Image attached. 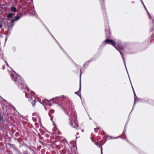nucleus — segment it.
Wrapping results in <instances>:
<instances>
[{
	"label": "nucleus",
	"instance_id": "nucleus-1",
	"mask_svg": "<svg viewBox=\"0 0 154 154\" xmlns=\"http://www.w3.org/2000/svg\"><path fill=\"white\" fill-rule=\"evenodd\" d=\"M10 76L12 80L13 81L16 85H18L19 88L23 91L25 93V97L28 99V101L32 104L33 106L34 107L35 103L38 100L35 96H33L31 94V91L29 92V90L26 85H24L23 79L17 74L16 72L12 70L10 72Z\"/></svg>",
	"mask_w": 154,
	"mask_h": 154
},
{
	"label": "nucleus",
	"instance_id": "nucleus-2",
	"mask_svg": "<svg viewBox=\"0 0 154 154\" xmlns=\"http://www.w3.org/2000/svg\"><path fill=\"white\" fill-rule=\"evenodd\" d=\"M103 14L105 16V17L104 21L106 23L105 25V36L107 38L103 42L102 45L100 46H104L106 45L109 44L113 46L115 48L119 51L120 54L122 57L123 60V62L124 63V65L125 68L126 69V66L125 63V61L124 60V57H123V55L122 53V51L119 50L116 46V43L112 39H109V38H110L111 37V33L109 29V27L108 24V22L107 20V17L106 15V14H104L103 13Z\"/></svg>",
	"mask_w": 154,
	"mask_h": 154
},
{
	"label": "nucleus",
	"instance_id": "nucleus-3",
	"mask_svg": "<svg viewBox=\"0 0 154 154\" xmlns=\"http://www.w3.org/2000/svg\"><path fill=\"white\" fill-rule=\"evenodd\" d=\"M65 98V96L64 95H62L60 97H54L51 100V102L52 101L54 103L56 104H58L59 105L61 104V102L63 99Z\"/></svg>",
	"mask_w": 154,
	"mask_h": 154
},
{
	"label": "nucleus",
	"instance_id": "nucleus-4",
	"mask_svg": "<svg viewBox=\"0 0 154 154\" xmlns=\"http://www.w3.org/2000/svg\"><path fill=\"white\" fill-rule=\"evenodd\" d=\"M74 118L75 120H74V122L72 123V122H71L70 123V125L72 127L75 128L77 129H80L81 128L79 125L77 123L76 119L77 117L76 116Z\"/></svg>",
	"mask_w": 154,
	"mask_h": 154
},
{
	"label": "nucleus",
	"instance_id": "nucleus-5",
	"mask_svg": "<svg viewBox=\"0 0 154 154\" xmlns=\"http://www.w3.org/2000/svg\"><path fill=\"white\" fill-rule=\"evenodd\" d=\"M68 106L70 109L71 110V115L73 114L74 117H75L76 116V113L75 111L74 110V107L72 105V102H69L68 104Z\"/></svg>",
	"mask_w": 154,
	"mask_h": 154
},
{
	"label": "nucleus",
	"instance_id": "nucleus-6",
	"mask_svg": "<svg viewBox=\"0 0 154 154\" xmlns=\"http://www.w3.org/2000/svg\"><path fill=\"white\" fill-rule=\"evenodd\" d=\"M99 1L100 3L101 8L102 9V13L104 14H106V11L105 8V5L104 4L105 0H99Z\"/></svg>",
	"mask_w": 154,
	"mask_h": 154
},
{
	"label": "nucleus",
	"instance_id": "nucleus-7",
	"mask_svg": "<svg viewBox=\"0 0 154 154\" xmlns=\"http://www.w3.org/2000/svg\"><path fill=\"white\" fill-rule=\"evenodd\" d=\"M22 16L21 14H17V15L14 17V18L12 19L11 20V22L13 23L15 21L18 20Z\"/></svg>",
	"mask_w": 154,
	"mask_h": 154
},
{
	"label": "nucleus",
	"instance_id": "nucleus-8",
	"mask_svg": "<svg viewBox=\"0 0 154 154\" xmlns=\"http://www.w3.org/2000/svg\"><path fill=\"white\" fill-rule=\"evenodd\" d=\"M124 50L125 52L129 54H131L133 53L132 51V49L130 48H128V47H125Z\"/></svg>",
	"mask_w": 154,
	"mask_h": 154
},
{
	"label": "nucleus",
	"instance_id": "nucleus-9",
	"mask_svg": "<svg viewBox=\"0 0 154 154\" xmlns=\"http://www.w3.org/2000/svg\"><path fill=\"white\" fill-rule=\"evenodd\" d=\"M80 83H79V91H77V92H75V94H77V95H78V96H79V95L78 94V92H79V91L80 92L81 91V75H82V69H80Z\"/></svg>",
	"mask_w": 154,
	"mask_h": 154
},
{
	"label": "nucleus",
	"instance_id": "nucleus-10",
	"mask_svg": "<svg viewBox=\"0 0 154 154\" xmlns=\"http://www.w3.org/2000/svg\"><path fill=\"white\" fill-rule=\"evenodd\" d=\"M134 104L133 105V108H132V109L131 112L130 113L129 115L130 114L131 112H132V111L133 110V109H134V107L135 106V105L136 103V101H138V100H137L138 97L136 95V94H135V93H134Z\"/></svg>",
	"mask_w": 154,
	"mask_h": 154
},
{
	"label": "nucleus",
	"instance_id": "nucleus-11",
	"mask_svg": "<svg viewBox=\"0 0 154 154\" xmlns=\"http://www.w3.org/2000/svg\"><path fill=\"white\" fill-rule=\"evenodd\" d=\"M10 145L11 147L13 148L15 151L17 152L18 153H19V152H20V151L17 149L16 146L14 144H10Z\"/></svg>",
	"mask_w": 154,
	"mask_h": 154
},
{
	"label": "nucleus",
	"instance_id": "nucleus-12",
	"mask_svg": "<svg viewBox=\"0 0 154 154\" xmlns=\"http://www.w3.org/2000/svg\"><path fill=\"white\" fill-rule=\"evenodd\" d=\"M127 128V125H125V126L124 128L123 131L122 133V134L123 135H125V138L126 139V141H127L128 143H129V141L128 140V139H127V138H126L127 137H126V136H125V133L126 131Z\"/></svg>",
	"mask_w": 154,
	"mask_h": 154
},
{
	"label": "nucleus",
	"instance_id": "nucleus-13",
	"mask_svg": "<svg viewBox=\"0 0 154 154\" xmlns=\"http://www.w3.org/2000/svg\"><path fill=\"white\" fill-rule=\"evenodd\" d=\"M4 113L1 112L0 113V122H2V123L4 122L5 121L3 119Z\"/></svg>",
	"mask_w": 154,
	"mask_h": 154
},
{
	"label": "nucleus",
	"instance_id": "nucleus-14",
	"mask_svg": "<svg viewBox=\"0 0 154 154\" xmlns=\"http://www.w3.org/2000/svg\"><path fill=\"white\" fill-rule=\"evenodd\" d=\"M118 48L117 47H116V48L118 49H119V50L121 51L122 53V51H124V48H125L123 47L122 45H118ZM122 54H123V53H122ZM122 54L123 55V54Z\"/></svg>",
	"mask_w": 154,
	"mask_h": 154
},
{
	"label": "nucleus",
	"instance_id": "nucleus-15",
	"mask_svg": "<svg viewBox=\"0 0 154 154\" xmlns=\"http://www.w3.org/2000/svg\"><path fill=\"white\" fill-rule=\"evenodd\" d=\"M10 10L12 12H15L17 11L16 8L14 6H12L10 8Z\"/></svg>",
	"mask_w": 154,
	"mask_h": 154
},
{
	"label": "nucleus",
	"instance_id": "nucleus-16",
	"mask_svg": "<svg viewBox=\"0 0 154 154\" xmlns=\"http://www.w3.org/2000/svg\"><path fill=\"white\" fill-rule=\"evenodd\" d=\"M93 60L91 59V60L87 61L83 65V66L84 67L85 65L86 66H88V65L89 63L92 61Z\"/></svg>",
	"mask_w": 154,
	"mask_h": 154
},
{
	"label": "nucleus",
	"instance_id": "nucleus-17",
	"mask_svg": "<svg viewBox=\"0 0 154 154\" xmlns=\"http://www.w3.org/2000/svg\"><path fill=\"white\" fill-rule=\"evenodd\" d=\"M13 16V14L12 13H9L7 15L8 18H10L12 17Z\"/></svg>",
	"mask_w": 154,
	"mask_h": 154
},
{
	"label": "nucleus",
	"instance_id": "nucleus-18",
	"mask_svg": "<svg viewBox=\"0 0 154 154\" xmlns=\"http://www.w3.org/2000/svg\"><path fill=\"white\" fill-rule=\"evenodd\" d=\"M60 49H61V50L69 58H70L71 59V58L69 57V56H68V54H67L66 53V52L64 51V50L63 48L62 47H61V48H60Z\"/></svg>",
	"mask_w": 154,
	"mask_h": 154
},
{
	"label": "nucleus",
	"instance_id": "nucleus-19",
	"mask_svg": "<svg viewBox=\"0 0 154 154\" xmlns=\"http://www.w3.org/2000/svg\"><path fill=\"white\" fill-rule=\"evenodd\" d=\"M24 147L26 149H28L30 150H32L31 148L29 147L27 144H24Z\"/></svg>",
	"mask_w": 154,
	"mask_h": 154
},
{
	"label": "nucleus",
	"instance_id": "nucleus-20",
	"mask_svg": "<svg viewBox=\"0 0 154 154\" xmlns=\"http://www.w3.org/2000/svg\"><path fill=\"white\" fill-rule=\"evenodd\" d=\"M2 100H3L9 106L10 105L11 103L10 102H7L6 100L3 99H3H2Z\"/></svg>",
	"mask_w": 154,
	"mask_h": 154
},
{
	"label": "nucleus",
	"instance_id": "nucleus-21",
	"mask_svg": "<svg viewBox=\"0 0 154 154\" xmlns=\"http://www.w3.org/2000/svg\"><path fill=\"white\" fill-rule=\"evenodd\" d=\"M126 70H127V73H128V77H129V79H130V77H129V74H128V71H127V68H126ZM130 82H131V86H132V89H133V92H134V93H135V91H134V88H133V86H132V84H131V80H130Z\"/></svg>",
	"mask_w": 154,
	"mask_h": 154
},
{
	"label": "nucleus",
	"instance_id": "nucleus-22",
	"mask_svg": "<svg viewBox=\"0 0 154 154\" xmlns=\"http://www.w3.org/2000/svg\"><path fill=\"white\" fill-rule=\"evenodd\" d=\"M23 154H29L28 151L27 149H26L25 151H23Z\"/></svg>",
	"mask_w": 154,
	"mask_h": 154
},
{
	"label": "nucleus",
	"instance_id": "nucleus-23",
	"mask_svg": "<svg viewBox=\"0 0 154 154\" xmlns=\"http://www.w3.org/2000/svg\"><path fill=\"white\" fill-rule=\"evenodd\" d=\"M9 106H11L12 108L15 111H17V110H16V108H15V107L14 106L11 104H11Z\"/></svg>",
	"mask_w": 154,
	"mask_h": 154
},
{
	"label": "nucleus",
	"instance_id": "nucleus-24",
	"mask_svg": "<svg viewBox=\"0 0 154 154\" xmlns=\"http://www.w3.org/2000/svg\"><path fill=\"white\" fill-rule=\"evenodd\" d=\"M74 65H75L76 66V67L77 69H80L81 67V66L79 65H77L75 63L73 62Z\"/></svg>",
	"mask_w": 154,
	"mask_h": 154
},
{
	"label": "nucleus",
	"instance_id": "nucleus-25",
	"mask_svg": "<svg viewBox=\"0 0 154 154\" xmlns=\"http://www.w3.org/2000/svg\"><path fill=\"white\" fill-rule=\"evenodd\" d=\"M121 137L120 136H118V137H112L111 136H110V138H111V139H112V138H114V139H117V138H119V137Z\"/></svg>",
	"mask_w": 154,
	"mask_h": 154
},
{
	"label": "nucleus",
	"instance_id": "nucleus-26",
	"mask_svg": "<svg viewBox=\"0 0 154 154\" xmlns=\"http://www.w3.org/2000/svg\"><path fill=\"white\" fill-rule=\"evenodd\" d=\"M149 101L151 104H152V105H154V100H149Z\"/></svg>",
	"mask_w": 154,
	"mask_h": 154
},
{
	"label": "nucleus",
	"instance_id": "nucleus-27",
	"mask_svg": "<svg viewBox=\"0 0 154 154\" xmlns=\"http://www.w3.org/2000/svg\"><path fill=\"white\" fill-rule=\"evenodd\" d=\"M95 144L97 145V146H98L99 147H100L101 146H102L100 144H99L97 142H95Z\"/></svg>",
	"mask_w": 154,
	"mask_h": 154
},
{
	"label": "nucleus",
	"instance_id": "nucleus-28",
	"mask_svg": "<svg viewBox=\"0 0 154 154\" xmlns=\"http://www.w3.org/2000/svg\"><path fill=\"white\" fill-rule=\"evenodd\" d=\"M140 1L141 2L142 5H143V6L145 9V10H147V9H146V7H145V5H144V3H143L142 0H140Z\"/></svg>",
	"mask_w": 154,
	"mask_h": 154
},
{
	"label": "nucleus",
	"instance_id": "nucleus-29",
	"mask_svg": "<svg viewBox=\"0 0 154 154\" xmlns=\"http://www.w3.org/2000/svg\"><path fill=\"white\" fill-rule=\"evenodd\" d=\"M12 51L14 52H15L16 50V48L15 47H13L12 48Z\"/></svg>",
	"mask_w": 154,
	"mask_h": 154
},
{
	"label": "nucleus",
	"instance_id": "nucleus-30",
	"mask_svg": "<svg viewBox=\"0 0 154 154\" xmlns=\"http://www.w3.org/2000/svg\"><path fill=\"white\" fill-rule=\"evenodd\" d=\"M42 23L43 25L44 26L45 28L47 30L48 32H49V30L48 29V28L47 27L45 26V24L42 22Z\"/></svg>",
	"mask_w": 154,
	"mask_h": 154
},
{
	"label": "nucleus",
	"instance_id": "nucleus-31",
	"mask_svg": "<svg viewBox=\"0 0 154 154\" xmlns=\"http://www.w3.org/2000/svg\"><path fill=\"white\" fill-rule=\"evenodd\" d=\"M100 129V127H97L96 128H94V130L95 132L97 133V131H96V129Z\"/></svg>",
	"mask_w": 154,
	"mask_h": 154
},
{
	"label": "nucleus",
	"instance_id": "nucleus-32",
	"mask_svg": "<svg viewBox=\"0 0 154 154\" xmlns=\"http://www.w3.org/2000/svg\"><path fill=\"white\" fill-rule=\"evenodd\" d=\"M51 35V36L54 39V40L56 42H57V41L56 40V39L54 38V36H53V35H52L51 34V33L49 31V32H48Z\"/></svg>",
	"mask_w": 154,
	"mask_h": 154
},
{
	"label": "nucleus",
	"instance_id": "nucleus-33",
	"mask_svg": "<svg viewBox=\"0 0 154 154\" xmlns=\"http://www.w3.org/2000/svg\"><path fill=\"white\" fill-rule=\"evenodd\" d=\"M45 136L47 138H48L50 136V135L48 134H46L45 135Z\"/></svg>",
	"mask_w": 154,
	"mask_h": 154
},
{
	"label": "nucleus",
	"instance_id": "nucleus-34",
	"mask_svg": "<svg viewBox=\"0 0 154 154\" xmlns=\"http://www.w3.org/2000/svg\"><path fill=\"white\" fill-rule=\"evenodd\" d=\"M2 21L0 22V28H1L2 26Z\"/></svg>",
	"mask_w": 154,
	"mask_h": 154
},
{
	"label": "nucleus",
	"instance_id": "nucleus-35",
	"mask_svg": "<svg viewBox=\"0 0 154 154\" xmlns=\"http://www.w3.org/2000/svg\"><path fill=\"white\" fill-rule=\"evenodd\" d=\"M51 120L54 123V124L55 125V124L54 122L53 121V117H51Z\"/></svg>",
	"mask_w": 154,
	"mask_h": 154
},
{
	"label": "nucleus",
	"instance_id": "nucleus-36",
	"mask_svg": "<svg viewBox=\"0 0 154 154\" xmlns=\"http://www.w3.org/2000/svg\"><path fill=\"white\" fill-rule=\"evenodd\" d=\"M34 15L36 18H38V17L36 13H35V14H34Z\"/></svg>",
	"mask_w": 154,
	"mask_h": 154
},
{
	"label": "nucleus",
	"instance_id": "nucleus-37",
	"mask_svg": "<svg viewBox=\"0 0 154 154\" xmlns=\"http://www.w3.org/2000/svg\"><path fill=\"white\" fill-rule=\"evenodd\" d=\"M40 140H43V141H44V138L43 137H40Z\"/></svg>",
	"mask_w": 154,
	"mask_h": 154
},
{
	"label": "nucleus",
	"instance_id": "nucleus-38",
	"mask_svg": "<svg viewBox=\"0 0 154 154\" xmlns=\"http://www.w3.org/2000/svg\"><path fill=\"white\" fill-rule=\"evenodd\" d=\"M5 61V63H6V66L8 67L9 66V65L7 63V62L6 61Z\"/></svg>",
	"mask_w": 154,
	"mask_h": 154
},
{
	"label": "nucleus",
	"instance_id": "nucleus-39",
	"mask_svg": "<svg viewBox=\"0 0 154 154\" xmlns=\"http://www.w3.org/2000/svg\"><path fill=\"white\" fill-rule=\"evenodd\" d=\"M100 149H101V154H103V152H102L103 149H102V146H101Z\"/></svg>",
	"mask_w": 154,
	"mask_h": 154
},
{
	"label": "nucleus",
	"instance_id": "nucleus-40",
	"mask_svg": "<svg viewBox=\"0 0 154 154\" xmlns=\"http://www.w3.org/2000/svg\"><path fill=\"white\" fill-rule=\"evenodd\" d=\"M54 110L53 109H51V112L52 113H54Z\"/></svg>",
	"mask_w": 154,
	"mask_h": 154
},
{
	"label": "nucleus",
	"instance_id": "nucleus-41",
	"mask_svg": "<svg viewBox=\"0 0 154 154\" xmlns=\"http://www.w3.org/2000/svg\"><path fill=\"white\" fill-rule=\"evenodd\" d=\"M33 13L34 14H35V13H36L35 11V10L33 11Z\"/></svg>",
	"mask_w": 154,
	"mask_h": 154
},
{
	"label": "nucleus",
	"instance_id": "nucleus-42",
	"mask_svg": "<svg viewBox=\"0 0 154 154\" xmlns=\"http://www.w3.org/2000/svg\"><path fill=\"white\" fill-rule=\"evenodd\" d=\"M17 141L18 143H20V140H19V139H17Z\"/></svg>",
	"mask_w": 154,
	"mask_h": 154
},
{
	"label": "nucleus",
	"instance_id": "nucleus-43",
	"mask_svg": "<svg viewBox=\"0 0 154 154\" xmlns=\"http://www.w3.org/2000/svg\"><path fill=\"white\" fill-rule=\"evenodd\" d=\"M146 11H147V13L148 14V15L150 17V14H149V12H148L147 10H146Z\"/></svg>",
	"mask_w": 154,
	"mask_h": 154
},
{
	"label": "nucleus",
	"instance_id": "nucleus-44",
	"mask_svg": "<svg viewBox=\"0 0 154 154\" xmlns=\"http://www.w3.org/2000/svg\"><path fill=\"white\" fill-rule=\"evenodd\" d=\"M146 11H147V13L148 14V15L150 17V14H149V12H148L147 10H146Z\"/></svg>",
	"mask_w": 154,
	"mask_h": 154
},
{
	"label": "nucleus",
	"instance_id": "nucleus-45",
	"mask_svg": "<svg viewBox=\"0 0 154 154\" xmlns=\"http://www.w3.org/2000/svg\"><path fill=\"white\" fill-rule=\"evenodd\" d=\"M8 31H7L8 32V35H9L10 34V32H9V33H8V31H9V29H8Z\"/></svg>",
	"mask_w": 154,
	"mask_h": 154
},
{
	"label": "nucleus",
	"instance_id": "nucleus-46",
	"mask_svg": "<svg viewBox=\"0 0 154 154\" xmlns=\"http://www.w3.org/2000/svg\"><path fill=\"white\" fill-rule=\"evenodd\" d=\"M128 121H127V122H126V123L125 124V125H127L128 123Z\"/></svg>",
	"mask_w": 154,
	"mask_h": 154
},
{
	"label": "nucleus",
	"instance_id": "nucleus-47",
	"mask_svg": "<svg viewBox=\"0 0 154 154\" xmlns=\"http://www.w3.org/2000/svg\"><path fill=\"white\" fill-rule=\"evenodd\" d=\"M56 42H57V43L59 45V46L60 47V48H61V46H60V45L59 44V43L57 41Z\"/></svg>",
	"mask_w": 154,
	"mask_h": 154
},
{
	"label": "nucleus",
	"instance_id": "nucleus-48",
	"mask_svg": "<svg viewBox=\"0 0 154 154\" xmlns=\"http://www.w3.org/2000/svg\"><path fill=\"white\" fill-rule=\"evenodd\" d=\"M151 40H150V38H149L148 40V42L149 43L150 42Z\"/></svg>",
	"mask_w": 154,
	"mask_h": 154
},
{
	"label": "nucleus",
	"instance_id": "nucleus-49",
	"mask_svg": "<svg viewBox=\"0 0 154 154\" xmlns=\"http://www.w3.org/2000/svg\"><path fill=\"white\" fill-rule=\"evenodd\" d=\"M58 133H59V134H61V133H60V132H59V131H58Z\"/></svg>",
	"mask_w": 154,
	"mask_h": 154
},
{
	"label": "nucleus",
	"instance_id": "nucleus-50",
	"mask_svg": "<svg viewBox=\"0 0 154 154\" xmlns=\"http://www.w3.org/2000/svg\"><path fill=\"white\" fill-rule=\"evenodd\" d=\"M39 142L41 144H42V142L41 141H39Z\"/></svg>",
	"mask_w": 154,
	"mask_h": 154
},
{
	"label": "nucleus",
	"instance_id": "nucleus-51",
	"mask_svg": "<svg viewBox=\"0 0 154 154\" xmlns=\"http://www.w3.org/2000/svg\"><path fill=\"white\" fill-rule=\"evenodd\" d=\"M7 38H5V42H6V41H7Z\"/></svg>",
	"mask_w": 154,
	"mask_h": 154
},
{
	"label": "nucleus",
	"instance_id": "nucleus-52",
	"mask_svg": "<svg viewBox=\"0 0 154 154\" xmlns=\"http://www.w3.org/2000/svg\"><path fill=\"white\" fill-rule=\"evenodd\" d=\"M0 98L1 99H3V98L1 96H0Z\"/></svg>",
	"mask_w": 154,
	"mask_h": 154
},
{
	"label": "nucleus",
	"instance_id": "nucleus-53",
	"mask_svg": "<svg viewBox=\"0 0 154 154\" xmlns=\"http://www.w3.org/2000/svg\"><path fill=\"white\" fill-rule=\"evenodd\" d=\"M14 139H15V140H17V138H16V137H15V138H14Z\"/></svg>",
	"mask_w": 154,
	"mask_h": 154
},
{
	"label": "nucleus",
	"instance_id": "nucleus-54",
	"mask_svg": "<svg viewBox=\"0 0 154 154\" xmlns=\"http://www.w3.org/2000/svg\"><path fill=\"white\" fill-rule=\"evenodd\" d=\"M48 102H49V101L47 100V99H45Z\"/></svg>",
	"mask_w": 154,
	"mask_h": 154
},
{
	"label": "nucleus",
	"instance_id": "nucleus-55",
	"mask_svg": "<svg viewBox=\"0 0 154 154\" xmlns=\"http://www.w3.org/2000/svg\"><path fill=\"white\" fill-rule=\"evenodd\" d=\"M89 119H92L90 117H89Z\"/></svg>",
	"mask_w": 154,
	"mask_h": 154
},
{
	"label": "nucleus",
	"instance_id": "nucleus-56",
	"mask_svg": "<svg viewBox=\"0 0 154 154\" xmlns=\"http://www.w3.org/2000/svg\"><path fill=\"white\" fill-rule=\"evenodd\" d=\"M49 105L50 106H51V105L50 104H49Z\"/></svg>",
	"mask_w": 154,
	"mask_h": 154
},
{
	"label": "nucleus",
	"instance_id": "nucleus-57",
	"mask_svg": "<svg viewBox=\"0 0 154 154\" xmlns=\"http://www.w3.org/2000/svg\"><path fill=\"white\" fill-rule=\"evenodd\" d=\"M67 115H68V116L69 115V113H67Z\"/></svg>",
	"mask_w": 154,
	"mask_h": 154
},
{
	"label": "nucleus",
	"instance_id": "nucleus-58",
	"mask_svg": "<svg viewBox=\"0 0 154 154\" xmlns=\"http://www.w3.org/2000/svg\"><path fill=\"white\" fill-rule=\"evenodd\" d=\"M49 116H50V115L49 114Z\"/></svg>",
	"mask_w": 154,
	"mask_h": 154
}]
</instances>
